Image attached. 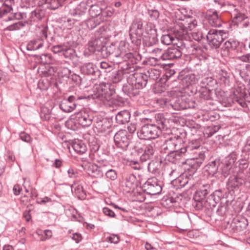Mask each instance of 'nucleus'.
<instances>
[{"mask_svg":"<svg viewBox=\"0 0 250 250\" xmlns=\"http://www.w3.org/2000/svg\"><path fill=\"white\" fill-rule=\"evenodd\" d=\"M154 119L156 124L145 125L138 131L137 135L140 139L149 140L158 138L163 130L168 129L170 122L171 121L163 113L155 114Z\"/></svg>","mask_w":250,"mask_h":250,"instance_id":"obj_1","label":"nucleus"},{"mask_svg":"<svg viewBox=\"0 0 250 250\" xmlns=\"http://www.w3.org/2000/svg\"><path fill=\"white\" fill-rule=\"evenodd\" d=\"M128 44L124 41H121L118 44L112 43L106 46L103 50V58H107L111 55L112 57L120 58L126 62V64L129 62L132 64H137L142 59L141 55L137 52H128Z\"/></svg>","mask_w":250,"mask_h":250,"instance_id":"obj_2","label":"nucleus"},{"mask_svg":"<svg viewBox=\"0 0 250 250\" xmlns=\"http://www.w3.org/2000/svg\"><path fill=\"white\" fill-rule=\"evenodd\" d=\"M247 162L239 163L238 170L230 176L227 183V188L229 190H238L242 187H250V168Z\"/></svg>","mask_w":250,"mask_h":250,"instance_id":"obj_3","label":"nucleus"},{"mask_svg":"<svg viewBox=\"0 0 250 250\" xmlns=\"http://www.w3.org/2000/svg\"><path fill=\"white\" fill-rule=\"evenodd\" d=\"M178 44L177 47H169L165 50L159 59L152 57L150 60H154L155 62H157L160 59L163 61H176L182 57V50L189 49L193 46V42L191 41L181 39Z\"/></svg>","mask_w":250,"mask_h":250,"instance_id":"obj_4","label":"nucleus"},{"mask_svg":"<svg viewBox=\"0 0 250 250\" xmlns=\"http://www.w3.org/2000/svg\"><path fill=\"white\" fill-rule=\"evenodd\" d=\"M203 145V140L201 138L193 139L189 141L186 146L183 147V150L185 153L193 155L190 159L204 161L208 149Z\"/></svg>","mask_w":250,"mask_h":250,"instance_id":"obj_5","label":"nucleus"},{"mask_svg":"<svg viewBox=\"0 0 250 250\" xmlns=\"http://www.w3.org/2000/svg\"><path fill=\"white\" fill-rule=\"evenodd\" d=\"M214 2L220 5V8L223 12L228 11L230 13L232 22L234 24L243 21L248 17L244 9L240 7H237L234 4L229 2H219L217 0H215Z\"/></svg>","mask_w":250,"mask_h":250,"instance_id":"obj_6","label":"nucleus"},{"mask_svg":"<svg viewBox=\"0 0 250 250\" xmlns=\"http://www.w3.org/2000/svg\"><path fill=\"white\" fill-rule=\"evenodd\" d=\"M147 23L144 25L143 21L140 19L134 20L129 27V38L131 43L138 47L142 42V36L146 33Z\"/></svg>","mask_w":250,"mask_h":250,"instance_id":"obj_7","label":"nucleus"},{"mask_svg":"<svg viewBox=\"0 0 250 250\" xmlns=\"http://www.w3.org/2000/svg\"><path fill=\"white\" fill-rule=\"evenodd\" d=\"M115 93V86L110 83H102L97 86L94 93L88 95L87 98L90 97L93 99H97L101 101H108L111 97Z\"/></svg>","mask_w":250,"mask_h":250,"instance_id":"obj_8","label":"nucleus"},{"mask_svg":"<svg viewBox=\"0 0 250 250\" xmlns=\"http://www.w3.org/2000/svg\"><path fill=\"white\" fill-rule=\"evenodd\" d=\"M197 22V20L188 18L177 26L175 32H177V36L181 38V40L191 41L188 31L196 29L198 26Z\"/></svg>","mask_w":250,"mask_h":250,"instance_id":"obj_9","label":"nucleus"},{"mask_svg":"<svg viewBox=\"0 0 250 250\" xmlns=\"http://www.w3.org/2000/svg\"><path fill=\"white\" fill-rule=\"evenodd\" d=\"M227 33L224 30L210 29L206 36L209 45L212 48H218L227 38Z\"/></svg>","mask_w":250,"mask_h":250,"instance_id":"obj_10","label":"nucleus"},{"mask_svg":"<svg viewBox=\"0 0 250 250\" xmlns=\"http://www.w3.org/2000/svg\"><path fill=\"white\" fill-rule=\"evenodd\" d=\"M129 136L125 130H120L115 134L114 141L118 153L123 154L127 151L130 144Z\"/></svg>","mask_w":250,"mask_h":250,"instance_id":"obj_11","label":"nucleus"},{"mask_svg":"<svg viewBox=\"0 0 250 250\" xmlns=\"http://www.w3.org/2000/svg\"><path fill=\"white\" fill-rule=\"evenodd\" d=\"M143 190L150 195L159 194L162 190V182L155 177L148 178L142 187Z\"/></svg>","mask_w":250,"mask_h":250,"instance_id":"obj_12","label":"nucleus"},{"mask_svg":"<svg viewBox=\"0 0 250 250\" xmlns=\"http://www.w3.org/2000/svg\"><path fill=\"white\" fill-rule=\"evenodd\" d=\"M143 36V43L144 46H153L158 42L157 31L152 23L146 24V33Z\"/></svg>","mask_w":250,"mask_h":250,"instance_id":"obj_13","label":"nucleus"},{"mask_svg":"<svg viewBox=\"0 0 250 250\" xmlns=\"http://www.w3.org/2000/svg\"><path fill=\"white\" fill-rule=\"evenodd\" d=\"M93 125L96 131L99 133L109 132V129L111 126V124L109 120L100 114L95 115Z\"/></svg>","mask_w":250,"mask_h":250,"instance_id":"obj_14","label":"nucleus"},{"mask_svg":"<svg viewBox=\"0 0 250 250\" xmlns=\"http://www.w3.org/2000/svg\"><path fill=\"white\" fill-rule=\"evenodd\" d=\"M213 189V185L211 181L201 182L194 195L193 199L195 203L202 201L205 198L206 196L212 192Z\"/></svg>","mask_w":250,"mask_h":250,"instance_id":"obj_15","label":"nucleus"},{"mask_svg":"<svg viewBox=\"0 0 250 250\" xmlns=\"http://www.w3.org/2000/svg\"><path fill=\"white\" fill-rule=\"evenodd\" d=\"M87 99L85 96L77 95L70 96L67 99H64L60 104V108L64 112H71L76 107V102L79 100Z\"/></svg>","mask_w":250,"mask_h":250,"instance_id":"obj_16","label":"nucleus"},{"mask_svg":"<svg viewBox=\"0 0 250 250\" xmlns=\"http://www.w3.org/2000/svg\"><path fill=\"white\" fill-rule=\"evenodd\" d=\"M246 94L244 91H241L239 89H236L234 92L233 97L232 99H224L221 102V104L224 107H230L235 102L237 103L242 107H245L247 104L244 101Z\"/></svg>","mask_w":250,"mask_h":250,"instance_id":"obj_17","label":"nucleus"},{"mask_svg":"<svg viewBox=\"0 0 250 250\" xmlns=\"http://www.w3.org/2000/svg\"><path fill=\"white\" fill-rule=\"evenodd\" d=\"M217 203H218L213 199L212 196L209 195L206 199L204 198L202 201L195 203L194 206L197 210H203L206 213L209 214H211Z\"/></svg>","mask_w":250,"mask_h":250,"instance_id":"obj_18","label":"nucleus"},{"mask_svg":"<svg viewBox=\"0 0 250 250\" xmlns=\"http://www.w3.org/2000/svg\"><path fill=\"white\" fill-rule=\"evenodd\" d=\"M237 159V154L235 152H232L229 156L226 157L224 162L222 164L220 173L224 178L229 176L231 172V169Z\"/></svg>","mask_w":250,"mask_h":250,"instance_id":"obj_19","label":"nucleus"},{"mask_svg":"<svg viewBox=\"0 0 250 250\" xmlns=\"http://www.w3.org/2000/svg\"><path fill=\"white\" fill-rule=\"evenodd\" d=\"M75 118L79 125L85 127L94 123L95 115L88 110H82L76 114Z\"/></svg>","mask_w":250,"mask_h":250,"instance_id":"obj_20","label":"nucleus"},{"mask_svg":"<svg viewBox=\"0 0 250 250\" xmlns=\"http://www.w3.org/2000/svg\"><path fill=\"white\" fill-rule=\"evenodd\" d=\"M204 161L190 159L189 164L191 165L190 168H188L182 174L183 177H185L189 181V187L194 184V175L196 173L197 169L201 167Z\"/></svg>","mask_w":250,"mask_h":250,"instance_id":"obj_21","label":"nucleus"},{"mask_svg":"<svg viewBox=\"0 0 250 250\" xmlns=\"http://www.w3.org/2000/svg\"><path fill=\"white\" fill-rule=\"evenodd\" d=\"M171 104L174 109L180 110L194 108L195 103L184 96L176 98L172 101Z\"/></svg>","mask_w":250,"mask_h":250,"instance_id":"obj_22","label":"nucleus"},{"mask_svg":"<svg viewBox=\"0 0 250 250\" xmlns=\"http://www.w3.org/2000/svg\"><path fill=\"white\" fill-rule=\"evenodd\" d=\"M105 46L104 39L103 37L96 38L89 42L88 49L91 53H100L103 57V50Z\"/></svg>","mask_w":250,"mask_h":250,"instance_id":"obj_23","label":"nucleus"},{"mask_svg":"<svg viewBox=\"0 0 250 250\" xmlns=\"http://www.w3.org/2000/svg\"><path fill=\"white\" fill-rule=\"evenodd\" d=\"M180 143L170 137L166 140L161 147L160 152L167 154L175 150H180Z\"/></svg>","mask_w":250,"mask_h":250,"instance_id":"obj_24","label":"nucleus"},{"mask_svg":"<svg viewBox=\"0 0 250 250\" xmlns=\"http://www.w3.org/2000/svg\"><path fill=\"white\" fill-rule=\"evenodd\" d=\"M87 10L86 3L82 2L75 8L70 10L69 13L73 17L74 20L80 21L84 19Z\"/></svg>","mask_w":250,"mask_h":250,"instance_id":"obj_25","label":"nucleus"},{"mask_svg":"<svg viewBox=\"0 0 250 250\" xmlns=\"http://www.w3.org/2000/svg\"><path fill=\"white\" fill-rule=\"evenodd\" d=\"M129 81H132L136 86L139 87L141 89L146 87L148 84V80L145 73H134L130 75L128 77Z\"/></svg>","mask_w":250,"mask_h":250,"instance_id":"obj_26","label":"nucleus"},{"mask_svg":"<svg viewBox=\"0 0 250 250\" xmlns=\"http://www.w3.org/2000/svg\"><path fill=\"white\" fill-rule=\"evenodd\" d=\"M106 166L100 164H90L87 168V173L91 176L99 178L104 176Z\"/></svg>","mask_w":250,"mask_h":250,"instance_id":"obj_27","label":"nucleus"},{"mask_svg":"<svg viewBox=\"0 0 250 250\" xmlns=\"http://www.w3.org/2000/svg\"><path fill=\"white\" fill-rule=\"evenodd\" d=\"M124 190L129 193L133 191L138 186V181L135 175L133 174L126 175L124 179Z\"/></svg>","mask_w":250,"mask_h":250,"instance_id":"obj_28","label":"nucleus"},{"mask_svg":"<svg viewBox=\"0 0 250 250\" xmlns=\"http://www.w3.org/2000/svg\"><path fill=\"white\" fill-rule=\"evenodd\" d=\"M141 150L143 152L140 159L142 162H146L147 160L152 159L155 153V145L151 144L144 146L143 147L138 149V151Z\"/></svg>","mask_w":250,"mask_h":250,"instance_id":"obj_29","label":"nucleus"},{"mask_svg":"<svg viewBox=\"0 0 250 250\" xmlns=\"http://www.w3.org/2000/svg\"><path fill=\"white\" fill-rule=\"evenodd\" d=\"M80 71L82 74L86 75L99 77L101 74L100 71L92 62L84 63L81 66Z\"/></svg>","mask_w":250,"mask_h":250,"instance_id":"obj_30","label":"nucleus"},{"mask_svg":"<svg viewBox=\"0 0 250 250\" xmlns=\"http://www.w3.org/2000/svg\"><path fill=\"white\" fill-rule=\"evenodd\" d=\"M127 83L122 86L123 91L130 98L138 95L141 89L133 83L132 81L130 82L128 78L127 79Z\"/></svg>","mask_w":250,"mask_h":250,"instance_id":"obj_31","label":"nucleus"},{"mask_svg":"<svg viewBox=\"0 0 250 250\" xmlns=\"http://www.w3.org/2000/svg\"><path fill=\"white\" fill-rule=\"evenodd\" d=\"M71 0H42V4H46L49 9L55 10L59 8L71 3Z\"/></svg>","mask_w":250,"mask_h":250,"instance_id":"obj_32","label":"nucleus"},{"mask_svg":"<svg viewBox=\"0 0 250 250\" xmlns=\"http://www.w3.org/2000/svg\"><path fill=\"white\" fill-rule=\"evenodd\" d=\"M209 24L215 27H220L223 22L216 10L209 11L207 15Z\"/></svg>","mask_w":250,"mask_h":250,"instance_id":"obj_33","label":"nucleus"},{"mask_svg":"<svg viewBox=\"0 0 250 250\" xmlns=\"http://www.w3.org/2000/svg\"><path fill=\"white\" fill-rule=\"evenodd\" d=\"M183 150V147H180V150H175L167 154L165 160L172 164H179L182 157L185 154Z\"/></svg>","mask_w":250,"mask_h":250,"instance_id":"obj_34","label":"nucleus"},{"mask_svg":"<svg viewBox=\"0 0 250 250\" xmlns=\"http://www.w3.org/2000/svg\"><path fill=\"white\" fill-rule=\"evenodd\" d=\"M220 166V160L215 159L209 162L206 166L207 171L209 175L218 177L220 171L218 170V167Z\"/></svg>","mask_w":250,"mask_h":250,"instance_id":"obj_35","label":"nucleus"},{"mask_svg":"<svg viewBox=\"0 0 250 250\" xmlns=\"http://www.w3.org/2000/svg\"><path fill=\"white\" fill-rule=\"evenodd\" d=\"M161 71L155 68H151L145 72L147 79L148 80V84L151 85L153 83L156 81L160 77Z\"/></svg>","mask_w":250,"mask_h":250,"instance_id":"obj_36","label":"nucleus"},{"mask_svg":"<svg viewBox=\"0 0 250 250\" xmlns=\"http://www.w3.org/2000/svg\"><path fill=\"white\" fill-rule=\"evenodd\" d=\"M92 155H93V159L97 163L108 166L109 162L106 159L107 154L104 152L103 149H101Z\"/></svg>","mask_w":250,"mask_h":250,"instance_id":"obj_37","label":"nucleus"},{"mask_svg":"<svg viewBox=\"0 0 250 250\" xmlns=\"http://www.w3.org/2000/svg\"><path fill=\"white\" fill-rule=\"evenodd\" d=\"M123 78V72L122 70H115L110 73L108 76V83L112 85L119 83Z\"/></svg>","mask_w":250,"mask_h":250,"instance_id":"obj_38","label":"nucleus"},{"mask_svg":"<svg viewBox=\"0 0 250 250\" xmlns=\"http://www.w3.org/2000/svg\"><path fill=\"white\" fill-rule=\"evenodd\" d=\"M45 10L41 7H37L30 13L29 19L31 21H39L42 20L45 15Z\"/></svg>","mask_w":250,"mask_h":250,"instance_id":"obj_39","label":"nucleus"},{"mask_svg":"<svg viewBox=\"0 0 250 250\" xmlns=\"http://www.w3.org/2000/svg\"><path fill=\"white\" fill-rule=\"evenodd\" d=\"M190 180H188L185 177H183V175H181L179 176L176 177L174 180H172L171 182V185L176 189L181 188H184L187 185H189L188 187H189V181Z\"/></svg>","mask_w":250,"mask_h":250,"instance_id":"obj_40","label":"nucleus"},{"mask_svg":"<svg viewBox=\"0 0 250 250\" xmlns=\"http://www.w3.org/2000/svg\"><path fill=\"white\" fill-rule=\"evenodd\" d=\"M44 44L42 39L37 38L30 41L26 45V49L28 51H35L42 48Z\"/></svg>","mask_w":250,"mask_h":250,"instance_id":"obj_41","label":"nucleus"},{"mask_svg":"<svg viewBox=\"0 0 250 250\" xmlns=\"http://www.w3.org/2000/svg\"><path fill=\"white\" fill-rule=\"evenodd\" d=\"M103 4H95L91 5L89 9V13L92 18H99L101 21L102 18Z\"/></svg>","mask_w":250,"mask_h":250,"instance_id":"obj_42","label":"nucleus"},{"mask_svg":"<svg viewBox=\"0 0 250 250\" xmlns=\"http://www.w3.org/2000/svg\"><path fill=\"white\" fill-rule=\"evenodd\" d=\"M130 118V112L126 110L119 112L116 116L115 120L117 124L124 125L129 122Z\"/></svg>","mask_w":250,"mask_h":250,"instance_id":"obj_43","label":"nucleus"},{"mask_svg":"<svg viewBox=\"0 0 250 250\" xmlns=\"http://www.w3.org/2000/svg\"><path fill=\"white\" fill-rule=\"evenodd\" d=\"M161 160H151L147 165L148 171L154 174H158L160 172Z\"/></svg>","mask_w":250,"mask_h":250,"instance_id":"obj_44","label":"nucleus"},{"mask_svg":"<svg viewBox=\"0 0 250 250\" xmlns=\"http://www.w3.org/2000/svg\"><path fill=\"white\" fill-rule=\"evenodd\" d=\"M161 204L166 208L176 207L178 204L176 198L170 195L164 196L161 200Z\"/></svg>","mask_w":250,"mask_h":250,"instance_id":"obj_45","label":"nucleus"},{"mask_svg":"<svg viewBox=\"0 0 250 250\" xmlns=\"http://www.w3.org/2000/svg\"><path fill=\"white\" fill-rule=\"evenodd\" d=\"M71 190L73 194L80 199H84L86 197V193L83 187L81 184H74L71 186Z\"/></svg>","mask_w":250,"mask_h":250,"instance_id":"obj_46","label":"nucleus"},{"mask_svg":"<svg viewBox=\"0 0 250 250\" xmlns=\"http://www.w3.org/2000/svg\"><path fill=\"white\" fill-rule=\"evenodd\" d=\"M247 222L245 219H243L241 221L236 219L231 224V227L234 232H239L243 231L246 228L248 225Z\"/></svg>","mask_w":250,"mask_h":250,"instance_id":"obj_47","label":"nucleus"},{"mask_svg":"<svg viewBox=\"0 0 250 250\" xmlns=\"http://www.w3.org/2000/svg\"><path fill=\"white\" fill-rule=\"evenodd\" d=\"M34 56L39 62L43 64L53 63L55 61L52 55L48 53L35 55Z\"/></svg>","mask_w":250,"mask_h":250,"instance_id":"obj_48","label":"nucleus"},{"mask_svg":"<svg viewBox=\"0 0 250 250\" xmlns=\"http://www.w3.org/2000/svg\"><path fill=\"white\" fill-rule=\"evenodd\" d=\"M72 147L74 151L79 154H83L87 150L86 145L80 140L75 141L72 144Z\"/></svg>","mask_w":250,"mask_h":250,"instance_id":"obj_49","label":"nucleus"},{"mask_svg":"<svg viewBox=\"0 0 250 250\" xmlns=\"http://www.w3.org/2000/svg\"><path fill=\"white\" fill-rule=\"evenodd\" d=\"M198 94L201 99V102L212 99V91L206 87L201 88L198 91Z\"/></svg>","mask_w":250,"mask_h":250,"instance_id":"obj_50","label":"nucleus"},{"mask_svg":"<svg viewBox=\"0 0 250 250\" xmlns=\"http://www.w3.org/2000/svg\"><path fill=\"white\" fill-rule=\"evenodd\" d=\"M106 168H105V170L104 171L106 177L112 181L115 180L118 177L117 171L112 168V166L110 164V163L108 164V166H106Z\"/></svg>","mask_w":250,"mask_h":250,"instance_id":"obj_51","label":"nucleus"},{"mask_svg":"<svg viewBox=\"0 0 250 250\" xmlns=\"http://www.w3.org/2000/svg\"><path fill=\"white\" fill-rule=\"evenodd\" d=\"M27 23V21H19L8 25L5 28V30L9 31L19 30L25 26L26 24Z\"/></svg>","mask_w":250,"mask_h":250,"instance_id":"obj_52","label":"nucleus"},{"mask_svg":"<svg viewBox=\"0 0 250 250\" xmlns=\"http://www.w3.org/2000/svg\"><path fill=\"white\" fill-rule=\"evenodd\" d=\"M187 136V132L183 128L177 130V132L174 136L171 137L172 138L176 139L177 142L180 143V146L182 147V144L184 142V139Z\"/></svg>","mask_w":250,"mask_h":250,"instance_id":"obj_53","label":"nucleus"},{"mask_svg":"<svg viewBox=\"0 0 250 250\" xmlns=\"http://www.w3.org/2000/svg\"><path fill=\"white\" fill-rule=\"evenodd\" d=\"M26 18V13L24 12H16L11 14L7 18L4 19L5 21L14 20H21Z\"/></svg>","mask_w":250,"mask_h":250,"instance_id":"obj_54","label":"nucleus"},{"mask_svg":"<svg viewBox=\"0 0 250 250\" xmlns=\"http://www.w3.org/2000/svg\"><path fill=\"white\" fill-rule=\"evenodd\" d=\"M194 49L196 51V53L197 54L199 55V62L196 63V65H201L202 64V62H205L207 59V57H206V54L204 53L203 49L207 50V48L206 46H204V48H202L201 46H197L196 47L194 48Z\"/></svg>","mask_w":250,"mask_h":250,"instance_id":"obj_55","label":"nucleus"},{"mask_svg":"<svg viewBox=\"0 0 250 250\" xmlns=\"http://www.w3.org/2000/svg\"><path fill=\"white\" fill-rule=\"evenodd\" d=\"M115 9L111 6H105L103 4L102 18H101V21H104L106 20L107 17H110L115 12Z\"/></svg>","mask_w":250,"mask_h":250,"instance_id":"obj_56","label":"nucleus"},{"mask_svg":"<svg viewBox=\"0 0 250 250\" xmlns=\"http://www.w3.org/2000/svg\"><path fill=\"white\" fill-rule=\"evenodd\" d=\"M175 40L176 38L175 36L170 34L163 35L161 38V42L167 45L176 43V42H175ZM176 44H177V43H176Z\"/></svg>","mask_w":250,"mask_h":250,"instance_id":"obj_57","label":"nucleus"},{"mask_svg":"<svg viewBox=\"0 0 250 250\" xmlns=\"http://www.w3.org/2000/svg\"><path fill=\"white\" fill-rule=\"evenodd\" d=\"M242 157L247 159H250V136L247 139L245 144L242 148Z\"/></svg>","mask_w":250,"mask_h":250,"instance_id":"obj_58","label":"nucleus"},{"mask_svg":"<svg viewBox=\"0 0 250 250\" xmlns=\"http://www.w3.org/2000/svg\"><path fill=\"white\" fill-rule=\"evenodd\" d=\"M62 55L66 59L73 60L75 58L76 54L75 50L73 48L65 46Z\"/></svg>","mask_w":250,"mask_h":250,"instance_id":"obj_59","label":"nucleus"},{"mask_svg":"<svg viewBox=\"0 0 250 250\" xmlns=\"http://www.w3.org/2000/svg\"><path fill=\"white\" fill-rule=\"evenodd\" d=\"M237 41L230 39L227 41L224 44V50L227 51H233L236 47Z\"/></svg>","mask_w":250,"mask_h":250,"instance_id":"obj_60","label":"nucleus"},{"mask_svg":"<svg viewBox=\"0 0 250 250\" xmlns=\"http://www.w3.org/2000/svg\"><path fill=\"white\" fill-rule=\"evenodd\" d=\"M220 128L219 125H212L207 126L204 131V134L207 135L208 137L212 136L217 132Z\"/></svg>","mask_w":250,"mask_h":250,"instance_id":"obj_61","label":"nucleus"},{"mask_svg":"<svg viewBox=\"0 0 250 250\" xmlns=\"http://www.w3.org/2000/svg\"><path fill=\"white\" fill-rule=\"evenodd\" d=\"M236 47L233 51L237 54L244 53L248 50L247 47V41L246 42H240L237 41Z\"/></svg>","mask_w":250,"mask_h":250,"instance_id":"obj_62","label":"nucleus"},{"mask_svg":"<svg viewBox=\"0 0 250 250\" xmlns=\"http://www.w3.org/2000/svg\"><path fill=\"white\" fill-rule=\"evenodd\" d=\"M40 117L43 121H49L51 117V111L46 107H42L41 109Z\"/></svg>","mask_w":250,"mask_h":250,"instance_id":"obj_63","label":"nucleus"},{"mask_svg":"<svg viewBox=\"0 0 250 250\" xmlns=\"http://www.w3.org/2000/svg\"><path fill=\"white\" fill-rule=\"evenodd\" d=\"M225 194V190L219 189L215 190L210 195L212 196L213 199H215L218 203H219L221 199L224 198Z\"/></svg>","mask_w":250,"mask_h":250,"instance_id":"obj_64","label":"nucleus"}]
</instances>
